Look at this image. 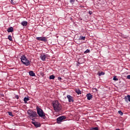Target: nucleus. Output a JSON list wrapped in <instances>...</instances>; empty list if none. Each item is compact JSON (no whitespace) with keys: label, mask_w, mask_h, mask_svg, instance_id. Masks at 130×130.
<instances>
[{"label":"nucleus","mask_w":130,"mask_h":130,"mask_svg":"<svg viewBox=\"0 0 130 130\" xmlns=\"http://www.w3.org/2000/svg\"><path fill=\"white\" fill-rule=\"evenodd\" d=\"M53 107L55 112H59L61 110V104H60L58 101L53 102Z\"/></svg>","instance_id":"obj_1"},{"label":"nucleus","mask_w":130,"mask_h":130,"mask_svg":"<svg viewBox=\"0 0 130 130\" xmlns=\"http://www.w3.org/2000/svg\"><path fill=\"white\" fill-rule=\"evenodd\" d=\"M21 62L25 66H29L30 64L29 60H28L26 56L24 55H22V57H21Z\"/></svg>","instance_id":"obj_2"},{"label":"nucleus","mask_w":130,"mask_h":130,"mask_svg":"<svg viewBox=\"0 0 130 130\" xmlns=\"http://www.w3.org/2000/svg\"><path fill=\"white\" fill-rule=\"evenodd\" d=\"M37 114H38L39 116L40 117L43 118V119H45V113H44V111L42 109H40L39 107H37Z\"/></svg>","instance_id":"obj_3"},{"label":"nucleus","mask_w":130,"mask_h":130,"mask_svg":"<svg viewBox=\"0 0 130 130\" xmlns=\"http://www.w3.org/2000/svg\"><path fill=\"white\" fill-rule=\"evenodd\" d=\"M27 113H28V116H29V117H31L32 118L37 116V112H34V111H32V110H29L27 111Z\"/></svg>","instance_id":"obj_4"},{"label":"nucleus","mask_w":130,"mask_h":130,"mask_svg":"<svg viewBox=\"0 0 130 130\" xmlns=\"http://www.w3.org/2000/svg\"><path fill=\"white\" fill-rule=\"evenodd\" d=\"M36 39L38 41H40L42 42H47V39L45 37H37Z\"/></svg>","instance_id":"obj_5"},{"label":"nucleus","mask_w":130,"mask_h":130,"mask_svg":"<svg viewBox=\"0 0 130 130\" xmlns=\"http://www.w3.org/2000/svg\"><path fill=\"white\" fill-rule=\"evenodd\" d=\"M66 119V117L62 116H59V117L56 119V121L57 123H60L61 122H62L63 120H65Z\"/></svg>","instance_id":"obj_6"},{"label":"nucleus","mask_w":130,"mask_h":130,"mask_svg":"<svg viewBox=\"0 0 130 130\" xmlns=\"http://www.w3.org/2000/svg\"><path fill=\"white\" fill-rule=\"evenodd\" d=\"M67 99H68V101L69 102V103L74 102V98H73V96H71L70 95H67Z\"/></svg>","instance_id":"obj_7"},{"label":"nucleus","mask_w":130,"mask_h":130,"mask_svg":"<svg viewBox=\"0 0 130 130\" xmlns=\"http://www.w3.org/2000/svg\"><path fill=\"white\" fill-rule=\"evenodd\" d=\"M32 124L34 125L36 127H40L41 126L40 123L38 122H32Z\"/></svg>","instance_id":"obj_8"},{"label":"nucleus","mask_w":130,"mask_h":130,"mask_svg":"<svg viewBox=\"0 0 130 130\" xmlns=\"http://www.w3.org/2000/svg\"><path fill=\"white\" fill-rule=\"evenodd\" d=\"M47 56V55L42 54L40 55V58L41 59L42 61H45Z\"/></svg>","instance_id":"obj_9"},{"label":"nucleus","mask_w":130,"mask_h":130,"mask_svg":"<svg viewBox=\"0 0 130 130\" xmlns=\"http://www.w3.org/2000/svg\"><path fill=\"white\" fill-rule=\"evenodd\" d=\"M86 98H87V100H90L93 98V95L90 93H88L86 94Z\"/></svg>","instance_id":"obj_10"},{"label":"nucleus","mask_w":130,"mask_h":130,"mask_svg":"<svg viewBox=\"0 0 130 130\" xmlns=\"http://www.w3.org/2000/svg\"><path fill=\"white\" fill-rule=\"evenodd\" d=\"M28 74L31 77H35L36 76L35 73H34V71H29V72H28Z\"/></svg>","instance_id":"obj_11"},{"label":"nucleus","mask_w":130,"mask_h":130,"mask_svg":"<svg viewBox=\"0 0 130 130\" xmlns=\"http://www.w3.org/2000/svg\"><path fill=\"white\" fill-rule=\"evenodd\" d=\"M124 99L126 102H127V101H129V102H130V95H127V96H125Z\"/></svg>","instance_id":"obj_12"},{"label":"nucleus","mask_w":130,"mask_h":130,"mask_svg":"<svg viewBox=\"0 0 130 130\" xmlns=\"http://www.w3.org/2000/svg\"><path fill=\"white\" fill-rule=\"evenodd\" d=\"M21 25L23 26H26L27 25V22L26 21H23L21 23Z\"/></svg>","instance_id":"obj_13"},{"label":"nucleus","mask_w":130,"mask_h":130,"mask_svg":"<svg viewBox=\"0 0 130 130\" xmlns=\"http://www.w3.org/2000/svg\"><path fill=\"white\" fill-rule=\"evenodd\" d=\"M7 31H8L9 33L10 32H13V28L12 27H10L7 29Z\"/></svg>","instance_id":"obj_14"},{"label":"nucleus","mask_w":130,"mask_h":130,"mask_svg":"<svg viewBox=\"0 0 130 130\" xmlns=\"http://www.w3.org/2000/svg\"><path fill=\"white\" fill-rule=\"evenodd\" d=\"M75 92L77 93V94H81V90H80V89H76L75 90Z\"/></svg>","instance_id":"obj_15"},{"label":"nucleus","mask_w":130,"mask_h":130,"mask_svg":"<svg viewBox=\"0 0 130 130\" xmlns=\"http://www.w3.org/2000/svg\"><path fill=\"white\" fill-rule=\"evenodd\" d=\"M19 2V0H11V4L13 5H15L17 4Z\"/></svg>","instance_id":"obj_16"},{"label":"nucleus","mask_w":130,"mask_h":130,"mask_svg":"<svg viewBox=\"0 0 130 130\" xmlns=\"http://www.w3.org/2000/svg\"><path fill=\"white\" fill-rule=\"evenodd\" d=\"M29 101V98H24V99H23V101H24V103L25 104H26L27 101Z\"/></svg>","instance_id":"obj_17"},{"label":"nucleus","mask_w":130,"mask_h":130,"mask_svg":"<svg viewBox=\"0 0 130 130\" xmlns=\"http://www.w3.org/2000/svg\"><path fill=\"white\" fill-rule=\"evenodd\" d=\"M84 40H85V37L80 36V38H79V40L80 41Z\"/></svg>","instance_id":"obj_18"},{"label":"nucleus","mask_w":130,"mask_h":130,"mask_svg":"<svg viewBox=\"0 0 130 130\" xmlns=\"http://www.w3.org/2000/svg\"><path fill=\"white\" fill-rule=\"evenodd\" d=\"M55 79V76L51 75L50 76V80H53Z\"/></svg>","instance_id":"obj_19"},{"label":"nucleus","mask_w":130,"mask_h":130,"mask_svg":"<svg viewBox=\"0 0 130 130\" xmlns=\"http://www.w3.org/2000/svg\"><path fill=\"white\" fill-rule=\"evenodd\" d=\"M113 80H114V81H118V79L117 78L116 76H114V78H113Z\"/></svg>","instance_id":"obj_20"},{"label":"nucleus","mask_w":130,"mask_h":130,"mask_svg":"<svg viewBox=\"0 0 130 130\" xmlns=\"http://www.w3.org/2000/svg\"><path fill=\"white\" fill-rule=\"evenodd\" d=\"M99 76H103L104 75H105V73H103V72H101V73H99Z\"/></svg>","instance_id":"obj_21"},{"label":"nucleus","mask_w":130,"mask_h":130,"mask_svg":"<svg viewBox=\"0 0 130 130\" xmlns=\"http://www.w3.org/2000/svg\"><path fill=\"white\" fill-rule=\"evenodd\" d=\"M8 39H9V41H12V37H11V36H8Z\"/></svg>","instance_id":"obj_22"},{"label":"nucleus","mask_w":130,"mask_h":130,"mask_svg":"<svg viewBox=\"0 0 130 130\" xmlns=\"http://www.w3.org/2000/svg\"><path fill=\"white\" fill-rule=\"evenodd\" d=\"M118 113L121 116L123 115V113L121 111H118Z\"/></svg>","instance_id":"obj_23"},{"label":"nucleus","mask_w":130,"mask_h":130,"mask_svg":"<svg viewBox=\"0 0 130 130\" xmlns=\"http://www.w3.org/2000/svg\"><path fill=\"white\" fill-rule=\"evenodd\" d=\"M8 114L9 116H13V114L11 112H8Z\"/></svg>","instance_id":"obj_24"},{"label":"nucleus","mask_w":130,"mask_h":130,"mask_svg":"<svg viewBox=\"0 0 130 130\" xmlns=\"http://www.w3.org/2000/svg\"><path fill=\"white\" fill-rule=\"evenodd\" d=\"M91 130H98V127H93L92 128Z\"/></svg>","instance_id":"obj_25"},{"label":"nucleus","mask_w":130,"mask_h":130,"mask_svg":"<svg viewBox=\"0 0 130 130\" xmlns=\"http://www.w3.org/2000/svg\"><path fill=\"white\" fill-rule=\"evenodd\" d=\"M90 52L89 49H87L86 51H85L84 53H88Z\"/></svg>","instance_id":"obj_26"},{"label":"nucleus","mask_w":130,"mask_h":130,"mask_svg":"<svg viewBox=\"0 0 130 130\" xmlns=\"http://www.w3.org/2000/svg\"><path fill=\"white\" fill-rule=\"evenodd\" d=\"M74 1H75V0H71V1H70V3H71V4H72V3H74Z\"/></svg>","instance_id":"obj_27"},{"label":"nucleus","mask_w":130,"mask_h":130,"mask_svg":"<svg viewBox=\"0 0 130 130\" xmlns=\"http://www.w3.org/2000/svg\"><path fill=\"white\" fill-rule=\"evenodd\" d=\"M92 11H89V15H91V14H92Z\"/></svg>","instance_id":"obj_28"},{"label":"nucleus","mask_w":130,"mask_h":130,"mask_svg":"<svg viewBox=\"0 0 130 130\" xmlns=\"http://www.w3.org/2000/svg\"><path fill=\"white\" fill-rule=\"evenodd\" d=\"M127 79H130V75H127Z\"/></svg>","instance_id":"obj_29"},{"label":"nucleus","mask_w":130,"mask_h":130,"mask_svg":"<svg viewBox=\"0 0 130 130\" xmlns=\"http://www.w3.org/2000/svg\"><path fill=\"white\" fill-rule=\"evenodd\" d=\"M58 80H59V81H61L62 78L61 77H58Z\"/></svg>","instance_id":"obj_30"},{"label":"nucleus","mask_w":130,"mask_h":130,"mask_svg":"<svg viewBox=\"0 0 130 130\" xmlns=\"http://www.w3.org/2000/svg\"><path fill=\"white\" fill-rule=\"evenodd\" d=\"M15 98L18 100L19 99V96L18 95H16Z\"/></svg>","instance_id":"obj_31"},{"label":"nucleus","mask_w":130,"mask_h":130,"mask_svg":"<svg viewBox=\"0 0 130 130\" xmlns=\"http://www.w3.org/2000/svg\"><path fill=\"white\" fill-rule=\"evenodd\" d=\"M78 64H81V63H80V62H78Z\"/></svg>","instance_id":"obj_32"},{"label":"nucleus","mask_w":130,"mask_h":130,"mask_svg":"<svg viewBox=\"0 0 130 130\" xmlns=\"http://www.w3.org/2000/svg\"><path fill=\"white\" fill-rule=\"evenodd\" d=\"M116 130H120V129L119 128H117V129H116Z\"/></svg>","instance_id":"obj_33"},{"label":"nucleus","mask_w":130,"mask_h":130,"mask_svg":"<svg viewBox=\"0 0 130 130\" xmlns=\"http://www.w3.org/2000/svg\"><path fill=\"white\" fill-rule=\"evenodd\" d=\"M71 130H72V129H71Z\"/></svg>","instance_id":"obj_34"}]
</instances>
